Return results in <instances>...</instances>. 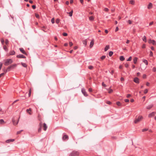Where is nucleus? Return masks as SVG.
<instances>
[{"mask_svg": "<svg viewBox=\"0 0 156 156\" xmlns=\"http://www.w3.org/2000/svg\"><path fill=\"white\" fill-rule=\"evenodd\" d=\"M81 91L85 97H87L88 96V94H87V93L84 88L82 89Z\"/></svg>", "mask_w": 156, "mask_h": 156, "instance_id": "nucleus-4", "label": "nucleus"}, {"mask_svg": "<svg viewBox=\"0 0 156 156\" xmlns=\"http://www.w3.org/2000/svg\"><path fill=\"white\" fill-rule=\"evenodd\" d=\"M119 59L121 61H123L125 60V58L123 56H121L119 57Z\"/></svg>", "mask_w": 156, "mask_h": 156, "instance_id": "nucleus-18", "label": "nucleus"}, {"mask_svg": "<svg viewBox=\"0 0 156 156\" xmlns=\"http://www.w3.org/2000/svg\"><path fill=\"white\" fill-rule=\"evenodd\" d=\"M153 53L151 51L150 52V55L151 56H153Z\"/></svg>", "mask_w": 156, "mask_h": 156, "instance_id": "nucleus-56", "label": "nucleus"}, {"mask_svg": "<svg viewBox=\"0 0 156 156\" xmlns=\"http://www.w3.org/2000/svg\"><path fill=\"white\" fill-rule=\"evenodd\" d=\"M128 23L129 24H131L132 23V21L130 20H128Z\"/></svg>", "mask_w": 156, "mask_h": 156, "instance_id": "nucleus-57", "label": "nucleus"}, {"mask_svg": "<svg viewBox=\"0 0 156 156\" xmlns=\"http://www.w3.org/2000/svg\"><path fill=\"white\" fill-rule=\"evenodd\" d=\"M131 59H132V57L131 56H130L129 58L127 59V61H131Z\"/></svg>", "mask_w": 156, "mask_h": 156, "instance_id": "nucleus-41", "label": "nucleus"}, {"mask_svg": "<svg viewBox=\"0 0 156 156\" xmlns=\"http://www.w3.org/2000/svg\"><path fill=\"white\" fill-rule=\"evenodd\" d=\"M12 69L11 67L10 66L8 67L7 69H6V72L9 71H10V69Z\"/></svg>", "mask_w": 156, "mask_h": 156, "instance_id": "nucleus-22", "label": "nucleus"}, {"mask_svg": "<svg viewBox=\"0 0 156 156\" xmlns=\"http://www.w3.org/2000/svg\"><path fill=\"white\" fill-rule=\"evenodd\" d=\"M142 39L145 42H147L146 37L145 36H144L142 37Z\"/></svg>", "mask_w": 156, "mask_h": 156, "instance_id": "nucleus-25", "label": "nucleus"}, {"mask_svg": "<svg viewBox=\"0 0 156 156\" xmlns=\"http://www.w3.org/2000/svg\"><path fill=\"white\" fill-rule=\"evenodd\" d=\"M14 141V139H9L6 140L5 141V142L7 143H9L10 142H13Z\"/></svg>", "mask_w": 156, "mask_h": 156, "instance_id": "nucleus-13", "label": "nucleus"}, {"mask_svg": "<svg viewBox=\"0 0 156 156\" xmlns=\"http://www.w3.org/2000/svg\"><path fill=\"white\" fill-rule=\"evenodd\" d=\"M62 35L64 36H66L67 35V34L66 33H64L62 34Z\"/></svg>", "mask_w": 156, "mask_h": 156, "instance_id": "nucleus-48", "label": "nucleus"}, {"mask_svg": "<svg viewBox=\"0 0 156 156\" xmlns=\"http://www.w3.org/2000/svg\"><path fill=\"white\" fill-rule=\"evenodd\" d=\"M148 130V129H143L142 130V132H144L145 131H147Z\"/></svg>", "mask_w": 156, "mask_h": 156, "instance_id": "nucleus-60", "label": "nucleus"}, {"mask_svg": "<svg viewBox=\"0 0 156 156\" xmlns=\"http://www.w3.org/2000/svg\"><path fill=\"white\" fill-rule=\"evenodd\" d=\"M116 104L117 105H118V106H120L121 105V104L120 102L119 101H117L116 102Z\"/></svg>", "mask_w": 156, "mask_h": 156, "instance_id": "nucleus-43", "label": "nucleus"}, {"mask_svg": "<svg viewBox=\"0 0 156 156\" xmlns=\"http://www.w3.org/2000/svg\"><path fill=\"white\" fill-rule=\"evenodd\" d=\"M109 10L108 9V8H105L104 9V11L105 12H108Z\"/></svg>", "mask_w": 156, "mask_h": 156, "instance_id": "nucleus-44", "label": "nucleus"}, {"mask_svg": "<svg viewBox=\"0 0 156 156\" xmlns=\"http://www.w3.org/2000/svg\"><path fill=\"white\" fill-rule=\"evenodd\" d=\"M152 107V105H150L147 107V108L148 109H150Z\"/></svg>", "mask_w": 156, "mask_h": 156, "instance_id": "nucleus-38", "label": "nucleus"}, {"mask_svg": "<svg viewBox=\"0 0 156 156\" xmlns=\"http://www.w3.org/2000/svg\"><path fill=\"white\" fill-rule=\"evenodd\" d=\"M12 121L13 124L14 125H16L18 123L19 120L17 122H15V120H14V119H13Z\"/></svg>", "mask_w": 156, "mask_h": 156, "instance_id": "nucleus-17", "label": "nucleus"}, {"mask_svg": "<svg viewBox=\"0 0 156 156\" xmlns=\"http://www.w3.org/2000/svg\"><path fill=\"white\" fill-rule=\"evenodd\" d=\"M89 19L90 21H93L94 20V18L93 16H91L89 17Z\"/></svg>", "mask_w": 156, "mask_h": 156, "instance_id": "nucleus-26", "label": "nucleus"}, {"mask_svg": "<svg viewBox=\"0 0 156 156\" xmlns=\"http://www.w3.org/2000/svg\"><path fill=\"white\" fill-rule=\"evenodd\" d=\"M51 22L52 24H53L55 23V20L54 18H53L51 19Z\"/></svg>", "mask_w": 156, "mask_h": 156, "instance_id": "nucleus-39", "label": "nucleus"}, {"mask_svg": "<svg viewBox=\"0 0 156 156\" xmlns=\"http://www.w3.org/2000/svg\"><path fill=\"white\" fill-rule=\"evenodd\" d=\"M3 49L6 51H8V49L6 45H4L3 46Z\"/></svg>", "mask_w": 156, "mask_h": 156, "instance_id": "nucleus-19", "label": "nucleus"}, {"mask_svg": "<svg viewBox=\"0 0 156 156\" xmlns=\"http://www.w3.org/2000/svg\"><path fill=\"white\" fill-rule=\"evenodd\" d=\"M129 3L132 5H134V4L135 2L133 0H131L130 1Z\"/></svg>", "mask_w": 156, "mask_h": 156, "instance_id": "nucleus-34", "label": "nucleus"}, {"mask_svg": "<svg viewBox=\"0 0 156 156\" xmlns=\"http://www.w3.org/2000/svg\"><path fill=\"white\" fill-rule=\"evenodd\" d=\"M105 57H106V56H105V55H103L101 57V59L103 60V59H104L105 58Z\"/></svg>", "mask_w": 156, "mask_h": 156, "instance_id": "nucleus-42", "label": "nucleus"}, {"mask_svg": "<svg viewBox=\"0 0 156 156\" xmlns=\"http://www.w3.org/2000/svg\"><path fill=\"white\" fill-rule=\"evenodd\" d=\"M68 136L66 135H64L63 137V140H65L66 139H68Z\"/></svg>", "mask_w": 156, "mask_h": 156, "instance_id": "nucleus-23", "label": "nucleus"}, {"mask_svg": "<svg viewBox=\"0 0 156 156\" xmlns=\"http://www.w3.org/2000/svg\"><path fill=\"white\" fill-rule=\"evenodd\" d=\"M148 90L147 89H146L144 90V94H146L148 92Z\"/></svg>", "mask_w": 156, "mask_h": 156, "instance_id": "nucleus-46", "label": "nucleus"}, {"mask_svg": "<svg viewBox=\"0 0 156 156\" xmlns=\"http://www.w3.org/2000/svg\"><path fill=\"white\" fill-rule=\"evenodd\" d=\"M94 44V41L93 40H92L90 42V48H92Z\"/></svg>", "mask_w": 156, "mask_h": 156, "instance_id": "nucleus-16", "label": "nucleus"}, {"mask_svg": "<svg viewBox=\"0 0 156 156\" xmlns=\"http://www.w3.org/2000/svg\"><path fill=\"white\" fill-rule=\"evenodd\" d=\"M146 47V45L144 44L142 46V48H144Z\"/></svg>", "mask_w": 156, "mask_h": 156, "instance_id": "nucleus-58", "label": "nucleus"}, {"mask_svg": "<svg viewBox=\"0 0 156 156\" xmlns=\"http://www.w3.org/2000/svg\"><path fill=\"white\" fill-rule=\"evenodd\" d=\"M60 20L59 19H57L55 21V22L56 23L58 24L59 22H60Z\"/></svg>", "mask_w": 156, "mask_h": 156, "instance_id": "nucleus-31", "label": "nucleus"}, {"mask_svg": "<svg viewBox=\"0 0 156 156\" xmlns=\"http://www.w3.org/2000/svg\"><path fill=\"white\" fill-rule=\"evenodd\" d=\"M94 67L92 66H89L88 67V68L89 69H92Z\"/></svg>", "mask_w": 156, "mask_h": 156, "instance_id": "nucleus-35", "label": "nucleus"}, {"mask_svg": "<svg viewBox=\"0 0 156 156\" xmlns=\"http://www.w3.org/2000/svg\"><path fill=\"white\" fill-rule=\"evenodd\" d=\"M21 64L24 67H27V65L25 63L23 62H21Z\"/></svg>", "mask_w": 156, "mask_h": 156, "instance_id": "nucleus-24", "label": "nucleus"}, {"mask_svg": "<svg viewBox=\"0 0 156 156\" xmlns=\"http://www.w3.org/2000/svg\"><path fill=\"white\" fill-rule=\"evenodd\" d=\"M9 41L7 39H6L5 40V43L7 45L9 44Z\"/></svg>", "mask_w": 156, "mask_h": 156, "instance_id": "nucleus-40", "label": "nucleus"}, {"mask_svg": "<svg viewBox=\"0 0 156 156\" xmlns=\"http://www.w3.org/2000/svg\"><path fill=\"white\" fill-rule=\"evenodd\" d=\"M88 91L90 92H91L92 91V88H89L88 89Z\"/></svg>", "mask_w": 156, "mask_h": 156, "instance_id": "nucleus-61", "label": "nucleus"}, {"mask_svg": "<svg viewBox=\"0 0 156 156\" xmlns=\"http://www.w3.org/2000/svg\"><path fill=\"white\" fill-rule=\"evenodd\" d=\"M120 80L122 81H124V78L123 77H122L120 78Z\"/></svg>", "mask_w": 156, "mask_h": 156, "instance_id": "nucleus-63", "label": "nucleus"}, {"mask_svg": "<svg viewBox=\"0 0 156 156\" xmlns=\"http://www.w3.org/2000/svg\"><path fill=\"white\" fill-rule=\"evenodd\" d=\"M4 65L5 66H7L13 62V60L11 58L6 59L4 60Z\"/></svg>", "mask_w": 156, "mask_h": 156, "instance_id": "nucleus-1", "label": "nucleus"}, {"mask_svg": "<svg viewBox=\"0 0 156 156\" xmlns=\"http://www.w3.org/2000/svg\"><path fill=\"white\" fill-rule=\"evenodd\" d=\"M35 16L37 18H39V15L37 14H36Z\"/></svg>", "mask_w": 156, "mask_h": 156, "instance_id": "nucleus-47", "label": "nucleus"}, {"mask_svg": "<svg viewBox=\"0 0 156 156\" xmlns=\"http://www.w3.org/2000/svg\"><path fill=\"white\" fill-rule=\"evenodd\" d=\"M124 101L126 102H129V100L128 99H125L124 100Z\"/></svg>", "mask_w": 156, "mask_h": 156, "instance_id": "nucleus-50", "label": "nucleus"}, {"mask_svg": "<svg viewBox=\"0 0 156 156\" xmlns=\"http://www.w3.org/2000/svg\"><path fill=\"white\" fill-rule=\"evenodd\" d=\"M16 57L19 58H26V57L22 54H20L16 55Z\"/></svg>", "mask_w": 156, "mask_h": 156, "instance_id": "nucleus-6", "label": "nucleus"}, {"mask_svg": "<svg viewBox=\"0 0 156 156\" xmlns=\"http://www.w3.org/2000/svg\"><path fill=\"white\" fill-rule=\"evenodd\" d=\"M3 64L2 62H0V70H1Z\"/></svg>", "mask_w": 156, "mask_h": 156, "instance_id": "nucleus-45", "label": "nucleus"}, {"mask_svg": "<svg viewBox=\"0 0 156 156\" xmlns=\"http://www.w3.org/2000/svg\"><path fill=\"white\" fill-rule=\"evenodd\" d=\"M125 67L126 68H128L129 67V65L127 63H126L125 64Z\"/></svg>", "mask_w": 156, "mask_h": 156, "instance_id": "nucleus-54", "label": "nucleus"}, {"mask_svg": "<svg viewBox=\"0 0 156 156\" xmlns=\"http://www.w3.org/2000/svg\"><path fill=\"white\" fill-rule=\"evenodd\" d=\"M73 11L72 10L71 12H69V16H72L73 15Z\"/></svg>", "mask_w": 156, "mask_h": 156, "instance_id": "nucleus-32", "label": "nucleus"}, {"mask_svg": "<svg viewBox=\"0 0 156 156\" xmlns=\"http://www.w3.org/2000/svg\"><path fill=\"white\" fill-rule=\"evenodd\" d=\"M152 70L153 72H156V68L154 67H153L152 69Z\"/></svg>", "mask_w": 156, "mask_h": 156, "instance_id": "nucleus-49", "label": "nucleus"}, {"mask_svg": "<svg viewBox=\"0 0 156 156\" xmlns=\"http://www.w3.org/2000/svg\"><path fill=\"white\" fill-rule=\"evenodd\" d=\"M16 66H17V64H14L13 65L11 66H10L11 67V68H12V69H13L14 68V67H16Z\"/></svg>", "mask_w": 156, "mask_h": 156, "instance_id": "nucleus-37", "label": "nucleus"}, {"mask_svg": "<svg viewBox=\"0 0 156 156\" xmlns=\"http://www.w3.org/2000/svg\"><path fill=\"white\" fill-rule=\"evenodd\" d=\"M79 155V153L78 151H73L71 153L69 156H78Z\"/></svg>", "mask_w": 156, "mask_h": 156, "instance_id": "nucleus-3", "label": "nucleus"}, {"mask_svg": "<svg viewBox=\"0 0 156 156\" xmlns=\"http://www.w3.org/2000/svg\"><path fill=\"white\" fill-rule=\"evenodd\" d=\"M143 119V117L142 116H139L138 118H136L134 121L135 123H137L141 121Z\"/></svg>", "mask_w": 156, "mask_h": 156, "instance_id": "nucleus-2", "label": "nucleus"}, {"mask_svg": "<svg viewBox=\"0 0 156 156\" xmlns=\"http://www.w3.org/2000/svg\"><path fill=\"white\" fill-rule=\"evenodd\" d=\"M43 125L44 130V131H46L47 128V127L46 126V125L45 123H44Z\"/></svg>", "mask_w": 156, "mask_h": 156, "instance_id": "nucleus-20", "label": "nucleus"}, {"mask_svg": "<svg viewBox=\"0 0 156 156\" xmlns=\"http://www.w3.org/2000/svg\"><path fill=\"white\" fill-rule=\"evenodd\" d=\"M109 48H110V47H109V45H106L105 48V49H104L105 51H107L109 49Z\"/></svg>", "mask_w": 156, "mask_h": 156, "instance_id": "nucleus-14", "label": "nucleus"}, {"mask_svg": "<svg viewBox=\"0 0 156 156\" xmlns=\"http://www.w3.org/2000/svg\"><path fill=\"white\" fill-rule=\"evenodd\" d=\"M32 7L33 9H34L36 8V6L35 5H33L32 6Z\"/></svg>", "mask_w": 156, "mask_h": 156, "instance_id": "nucleus-59", "label": "nucleus"}, {"mask_svg": "<svg viewBox=\"0 0 156 156\" xmlns=\"http://www.w3.org/2000/svg\"><path fill=\"white\" fill-rule=\"evenodd\" d=\"M23 131V130H21L20 131H18L17 132V134H19L20 133H21L22 132V131Z\"/></svg>", "mask_w": 156, "mask_h": 156, "instance_id": "nucleus-55", "label": "nucleus"}, {"mask_svg": "<svg viewBox=\"0 0 156 156\" xmlns=\"http://www.w3.org/2000/svg\"><path fill=\"white\" fill-rule=\"evenodd\" d=\"M152 7V4L151 3H149L148 6H147V8L148 9H151Z\"/></svg>", "mask_w": 156, "mask_h": 156, "instance_id": "nucleus-10", "label": "nucleus"}, {"mask_svg": "<svg viewBox=\"0 0 156 156\" xmlns=\"http://www.w3.org/2000/svg\"><path fill=\"white\" fill-rule=\"evenodd\" d=\"M133 81L136 83H139V79L137 77H135L133 80Z\"/></svg>", "mask_w": 156, "mask_h": 156, "instance_id": "nucleus-7", "label": "nucleus"}, {"mask_svg": "<svg viewBox=\"0 0 156 156\" xmlns=\"http://www.w3.org/2000/svg\"><path fill=\"white\" fill-rule=\"evenodd\" d=\"M138 58L137 57H135L133 59V62L135 64H136L137 63Z\"/></svg>", "mask_w": 156, "mask_h": 156, "instance_id": "nucleus-12", "label": "nucleus"}, {"mask_svg": "<svg viewBox=\"0 0 156 156\" xmlns=\"http://www.w3.org/2000/svg\"><path fill=\"white\" fill-rule=\"evenodd\" d=\"M143 62L146 65H147L148 62L145 59H143Z\"/></svg>", "mask_w": 156, "mask_h": 156, "instance_id": "nucleus-21", "label": "nucleus"}, {"mask_svg": "<svg viewBox=\"0 0 156 156\" xmlns=\"http://www.w3.org/2000/svg\"><path fill=\"white\" fill-rule=\"evenodd\" d=\"M1 43H2V45L4 44V42H5V41H4V40L3 38H2L1 39Z\"/></svg>", "mask_w": 156, "mask_h": 156, "instance_id": "nucleus-30", "label": "nucleus"}, {"mask_svg": "<svg viewBox=\"0 0 156 156\" xmlns=\"http://www.w3.org/2000/svg\"><path fill=\"white\" fill-rule=\"evenodd\" d=\"M113 54V52L112 51H110L109 52L108 55L109 56H111Z\"/></svg>", "mask_w": 156, "mask_h": 156, "instance_id": "nucleus-29", "label": "nucleus"}, {"mask_svg": "<svg viewBox=\"0 0 156 156\" xmlns=\"http://www.w3.org/2000/svg\"><path fill=\"white\" fill-rule=\"evenodd\" d=\"M83 43L85 46H86L87 44V41L86 40H84L83 41Z\"/></svg>", "mask_w": 156, "mask_h": 156, "instance_id": "nucleus-27", "label": "nucleus"}, {"mask_svg": "<svg viewBox=\"0 0 156 156\" xmlns=\"http://www.w3.org/2000/svg\"><path fill=\"white\" fill-rule=\"evenodd\" d=\"M15 54V52L13 50L10 51L9 53V55H13Z\"/></svg>", "mask_w": 156, "mask_h": 156, "instance_id": "nucleus-11", "label": "nucleus"}, {"mask_svg": "<svg viewBox=\"0 0 156 156\" xmlns=\"http://www.w3.org/2000/svg\"><path fill=\"white\" fill-rule=\"evenodd\" d=\"M40 128L38 129V132H40L41 130V123H40Z\"/></svg>", "mask_w": 156, "mask_h": 156, "instance_id": "nucleus-36", "label": "nucleus"}, {"mask_svg": "<svg viewBox=\"0 0 156 156\" xmlns=\"http://www.w3.org/2000/svg\"><path fill=\"white\" fill-rule=\"evenodd\" d=\"M146 75L145 74H144L143 76V78H146Z\"/></svg>", "mask_w": 156, "mask_h": 156, "instance_id": "nucleus-62", "label": "nucleus"}, {"mask_svg": "<svg viewBox=\"0 0 156 156\" xmlns=\"http://www.w3.org/2000/svg\"><path fill=\"white\" fill-rule=\"evenodd\" d=\"M31 94V89H30V90H29V93L28 94L29 97H30Z\"/></svg>", "mask_w": 156, "mask_h": 156, "instance_id": "nucleus-33", "label": "nucleus"}, {"mask_svg": "<svg viewBox=\"0 0 156 156\" xmlns=\"http://www.w3.org/2000/svg\"><path fill=\"white\" fill-rule=\"evenodd\" d=\"M155 112H153L151 113H150L148 115V117L149 118H151L153 116H154L155 115Z\"/></svg>", "mask_w": 156, "mask_h": 156, "instance_id": "nucleus-9", "label": "nucleus"}, {"mask_svg": "<svg viewBox=\"0 0 156 156\" xmlns=\"http://www.w3.org/2000/svg\"><path fill=\"white\" fill-rule=\"evenodd\" d=\"M113 91V90L112 89H110L108 91V92L109 93H112Z\"/></svg>", "mask_w": 156, "mask_h": 156, "instance_id": "nucleus-52", "label": "nucleus"}, {"mask_svg": "<svg viewBox=\"0 0 156 156\" xmlns=\"http://www.w3.org/2000/svg\"><path fill=\"white\" fill-rule=\"evenodd\" d=\"M102 86H104V87H106V84H105L104 83V82H102Z\"/></svg>", "mask_w": 156, "mask_h": 156, "instance_id": "nucleus-51", "label": "nucleus"}, {"mask_svg": "<svg viewBox=\"0 0 156 156\" xmlns=\"http://www.w3.org/2000/svg\"><path fill=\"white\" fill-rule=\"evenodd\" d=\"M5 123L3 119H0V124H4Z\"/></svg>", "mask_w": 156, "mask_h": 156, "instance_id": "nucleus-28", "label": "nucleus"}, {"mask_svg": "<svg viewBox=\"0 0 156 156\" xmlns=\"http://www.w3.org/2000/svg\"><path fill=\"white\" fill-rule=\"evenodd\" d=\"M146 85L147 86H148L150 85V83L149 82H147L146 83Z\"/></svg>", "mask_w": 156, "mask_h": 156, "instance_id": "nucleus-64", "label": "nucleus"}, {"mask_svg": "<svg viewBox=\"0 0 156 156\" xmlns=\"http://www.w3.org/2000/svg\"><path fill=\"white\" fill-rule=\"evenodd\" d=\"M73 45V43L72 42H69V45L71 47Z\"/></svg>", "mask_w": 156, "mask_h": 156, "instance_id": "nucleus-53", "label": "nucleus"}, {"mask_svg": "<svg viewBox=\"0 0 156 156\" xmlns=\"http://www.w3.org/2000/svg\"><path fill=\"white\" fill-rule=\"evenodd\" d=\"M27 112L30 115H31L32 114L31 112V108H30L29 109H27Z\"/></svg>", "mask_w": 156, "mask_h": 156, "instance_id": "nucleus-15", "label": "nucleus"}, {"mask_svg": "<svg viewBox=\"0 0 156 156\" xmlns=\"http://www.w3.org/2000/svg\"><path fill=\"white\" fill-rule=\"evenodd\" d=\"M148 43L150 44L152 43L154 45H156V43L155 41L150 39L148 41Z\"/></svg>", "mask_w": 156, "mask_h": 156, "instance_id": "nucleus-5", "label": "nucleus"}, {"mask_svg": "<svg viewBox=\"0 0 156 156\" xmlns=\"http://www.w3.org/2000/svg\"><path fill=\"white\" fill-rule=\"evenodd\" d=\"M19 50L23 54L25 55H27V53L24 50V49L23 48H20Z\"/></svg>", "mask_w": 156, "mask_h": 156, "instance_id": "nucleus-8", "label": "nucleus"}]
</instances>
